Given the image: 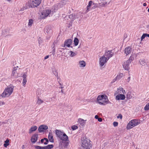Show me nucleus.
<instances>
[{
  "label": "nucleus",
  "mask_w": 149,
  "mask_h": 149,
  "mask_svg": "<svg viewBox=\"0 0 149 149\" xmlns=\"http://www.w3.org/2000/svg\"><path fill=\"white\" fill-rule=\"evenodd\" d=\"M90 142L91 141L86 137H83L81 139V148L82 149H90L92 146Z\"/></svg>",
  "instance_id": "1"
},
{
  "label": "nucleus",
  "mask_w": 149,
  "mask_h": 149,
  "mask_svg": "<svg viewBox=\"0 0 149 149\" xmlns=\"http://www.w3.org/2000/svg\"><path fill=\"white\" fill-rule=\"evenodd\" d=\"M14 86L10 84L8 87L6 88L3 92L1 95L2 97H5L10 95L13 93Z\"/></svg>",
  "instance_id": "2"
},
{
  "label": "nucleus",
  "mask_w": 149,
  "mask_h": 149,
  "mask_svg": "<svg viewBox=\"0 0 149 149\" xmlns=\"http://www.w3.org/2000/svg\"><path fill=\"white\" fill-rule=\"evenodd\" d=\"M56 134L60 140L64 141H68V136L65 133L62 132L61 130H56Z\"/></svg>",
  "instance_id": "3"
},
{
  "label": "nucleus",
  "mask_w": 149,
  "mask_h": 149,
  "mask_svg": "<svg viewBox=\"0 0 149 149\" xmlns=\"http://www.w3.org/2000/svg\"><path fill=\"white\" fill-rule=\"evenodd\" d=\"M141 123L138 119H134L130 121L127 126V129H130Z\"/></svg>",
  "instance_id": "4"
},
{
  "label": "nucleus",
  "mask_w": 149,
  "mask_h": 149,
  "mask_svg": "<svg viewBox=\"0 0 149 149\" xmlns=\"http://www.w3.org/2000/svg\"><path fill=\"white\" fill-rule=\"evenodd\" d=\"M41 3V1L38 0H30L28 2V5L29 7L34 8L37 7Z\"/></svg>",
  "instance_id": "5"
},
{
  "label": "nucleus",
  "mask_w": 149,
  "mask_h": 149,
  "mask_svg": "<svg viewBox=\"0 0 149 149\" xmlns=\"http://www.w3.org/2000/svg\"><path fill=\"white\" fill-rule=\"evenodd\" d=\"M107 96L105 95H99L98 96V97L97 98V102L98 103L100 104H103L101 102V101L102 100H103L104 99L106 100V98H107Z\"/></svg>",
  "instance_id": "6"
},
{
  "label": "nucleus",
  "mask_w": 149,
  "mask_h": 149,
  "mask_svg": "<svg viewBox=\"0 0 149 149\" xmlns=\"http://www.w3.org/2000/svg\"><path fill=\"white\" fill-rule=\"evenodd\" d=\"M99 60L100 66L102 67L104 64L107 62L108 60L107 58L105 57L104 55L100 58Z\"/></svg>",
  "instance_id": "7"
},
{
  "label": "nucleus",
  "mask_w": 149,
  "mask_h": 149,
  "mask_svg": "<svg viewBox=\"0 0 149 149\" xmlns=\"http://www.w3.org/2000/svg\"><path fill=\"white\" fill-rule=\"evenodd\" d=\"M51 12V10H44L41 13L42 18H44L47 16Z\"/></svg>",
  "instance_id": "8"
},
{
  "label": "nucleus",
  "mask_w": 149,
  "mask_h": 149,
  "mask_svg": "<svg viewBox=\"0 0 149 149\" xmlns=\"http://www.w3.org/2000/svg\"><path fill=\"white\" fill-rule=\"evenodd\" d=\"M72 40L70 39H69L66 40L64 42V45L63 47H65L66 46L68 47H71L72 48V46H70V45L72 44Z\"/></svg>",
  "instance_id": "9"
},
{
  "label": "nucleus",
  "mask_w": 149,
  "mask_h": 149,
  "mask_svg": "<svg viewBox=\"0 0 149 149\" xmlns=\"http://www.w3.org/2000/svg\"><path fill=\"white\" fill-rule=\"evenodd\" d=\"M113 50H111L108 51L107 52H106L105 54L104 55L105 56L107 57V60L111 57H112L114 54L113 52H112Z\"/></svg>",
  "instance_id": "10"
},
{
  "label": "nucleus",
  "mask_w": 149,
  "mask_h": 149,
  "mask_svg": "<svg viewBox=\"0 0 149 149\" xmlns=\"http://www.w3.org/2000/svg\"><path fill=\"white\" fill-rule=\"evenodd\" d=\"M48 127L47 125H42L39 126L38 129L39 132H44V130L47 129Z\"/></svg>",
  "instance_id": "11"
},
{
  "label": "nucleus",
  "mask_w": 149,
  "mask_h": 149,
  "mask_svg": "<svg viewBox=\"0 0 149 149\" xmlns=\"http://www.w3.org/2000/svg\"><path fill=\"white\" fill-rule=\"evenodd\" d=\"M38 138V134H33L31 138V141L33 143H34L37 140Z\"/></svg>",
  "instance_id": "12"
},
{
  "label": "nucleus",
  "mask_w": 149,
  "mask_h": 149,
  "mask_svg": "<svg viewBox=\"0 0 149 149\" xmlns=\"http://www.w3.org/2000/svg\"><path fill=\"white\" fill-rule=\"evenodd\" d=\"M130 62H129L127 61L126 62H124L123 65V67L124 69L127 70H128L130 69Z\"/></svg>",
  "instance_id": "13"
},
{
  "label": "nucleus",
  "mask_w": 149,
  "mask_h": 149,
  "mask_svg": "<svg viewBox=\"0 0 149 149\" xmlns=\"http://www.w3.org/2000/svg\"><path fill=\"white\" fill-rule=\"evenodd\" d=\"M125 98V96L122 94L118 95L116 96V99L117 100H124Z\"/></svg>",
  "instance_id": "14"
},
{
  "label": "nucleus",
  "mask_w": 149,
  "mask_h": 149,
  "mask_svg": "<svg viewBox=\"0 0 149 149\" xmlns=\"http://www.w3.org/2000/svg\"><path fill=\"white\" fill-rule=\"evenodd\" d=\"M48 139L49 141L52 143L54 142V139H53V136L52 132H49L48 136Z\"/></svg>",
  "instance_id": "15"
},
{
  "label": "nucleus",
  "mask_w": 149,
  "mask_h": 149,
  "mask_svg": "<svg viewBox=\"0 0 149 149\" xmlns=\"http://www.w3.org/2000/svg\"><path fill=\"white\" fill-rule=\"evenodd\" d=\"M54 145L53 144H49L47 146L40 147V148H43V149H51L53 148Z\"/></svg>",
  "instance_id": "16"
},
{
  "label": "nucleus",
  "mask_w": 149,
  "mask_h": 149,
  "mask_svg": "<svg viewBox=\"0 0 149 149\" xmlns=\"http://www.w3.org/2000/svg\"><path fill=\"white\" fill-rule=\"evenodd\" d=\"M69 18L72 19V20L73 21L74 19H75L76 18H78V17L77 15H75L74 14H72L69 16Z\"/></svg>",
  "instance_id": "17"
},
{
  "label": "nucleus",
  "mask_w": 149,
  "mask_h": 149,
  "mask_svg": "<svg viewBox=\"0 0 149 149\" xmlns=\"http://www.w3.org/2000/svg\"><path fill=\"white\" fill-rule=\"evenodd\" d=\"M132 51V49L130 47H128L126 48L125 50V53L127 55H128L130 54Z\"/></svg>",
  "instance_id": "18"
},
{
  "label": "nucleus",
  "mask_w": 149,
  "mask_h": 149,
  "mask_svg": "<svg viewBox=\"0 0 149 149\" xmlns=\"http://www.w3.org/2000/svg\"><path fill=\"white\" fill-rule=\"evenodd\" d=\"M105 98L106 100L104 99L103 100H102L101 101V102L103 104H101L102 105H105L107 104H111V102L109 101L107 97L106 98Z\"/></svg>",
  "instance_id": "19"
},
{
  "label": "nucleus",
  "mask_w": 149,
  "mask_h": 149,
  "mask_svg": "<svg viewBox=\"0 0 149 149\" xmlns=\"http://www.w3.org/2000/svg\"><path fill=\"white\" fill-rule=\"evenodd\" d=\"M37 129V127L36 126H32L29 129V133H31L35 131Z\"/></svg>",
  "instance_id": "20"
},
{
  "label": "nucleus",
  "mask_w": 149,
  "mask_h": 149,
  "mask_svg": "<svg viewBox=\"0 0 149 149\" xmlns=\"http://www.w3.org/2000/svg\"><path fill=\"white\" fill-rule=\"evenodd\" d=\"M94 3L92 1H89L88 4V5L87 6L86 11L88 12L89 10V9L91 8V6H92L93 5V3Z\"/></svg>",
  "instance_id": "21"
},
{
  "label": "nucleus",
  "mask_w": 149,
  "mask_h": 149,
  "mask_svg": "<svg viewBox=\"0 0 149 149\" xmlns=\"http://www.w3.org/2000/svg\"><path fill=\"white\" fill-rule=\"evenodd\" d=\"M52 73L53 74L57 77H58V72L57 70H56L55 68H52Z\"/></svg>",
  "instance_id": "22"
},
{
  "label": "nucleus",
  "mask_w": 149,
  "mask_h": 149,
  "mask_svg": "<svg viewBox=\"0 0 149 149\" xmlns=\"http://www.w3.org/2000/svg\"><path fill=\"white\" fill-rule=\"evenodd\" d=\"M79 64L80 66L81 67H84L86 65V63L84 61H80L79 62Z\"/></svg>",
  "instance_id": "23"
},
{
  "label": "nucleus",
  "mask_w": 149,
  "mask_h": 149,
  "mask_svg": "<svg viewBox=\"0 0 149 149\" xmlns=\"http://www.w3.org/2000/svg\"><path fill=\"white\" fill-rule=\"evenodd\" d=\"M74 42L75 46L77 45L79 42V40L78 38H75L74 39Z\"/></svg>",
  "instance_id": "24"
},
{
  "label": "nucleus",
  "mask_w": 149,
  "mask_h": 149,
  "mask_svg": "<svg viewBox=\"0 0 149 149\" xmlns=\"http://www.w3.org/2000/svg\"><path fill=\"white\" fill-rule=\"evenodd\" d=\"M132 97V93L130 92H128L127 93L126 95V98L127 99H130Z\"/></svg>",
  "instance_id": "25"
},
{
  "label": "nucleus",
  "mask_w": 149,
  "mask_h": 149,
  "mask_svg": "<svg viewBox=\"0 0 149 149\" xmlns=\"http://www.w3.org/2000/svg\"><path fill=\"white\" fill-rule=\"evenodd\" d=\"M5 143L3 144L4 146L6 148L9 145V140L8 139H6L4 142Z\"/></svg>",
  "instance_id": "26"
},
{
  "label": "nucleus",
  "mask_w": 149,
  "mask_h": 149,
  "mask_svg": "<svg viewBox=\"0 0 149 149\" xmlns=\"http://www.w3.org/2000/svg\"><path fill=\"white\" fill-rule=\"evenodd\" d=\"M93 6L92 7V9H95L99 7L100 6L99 3L98 4L95 3H93Z\"/></svg>",
  "instance_id": "27"
},
{
  "label": "nucleus",
  "mask_w": 149,
  "mask_h": 149,
  "mask_svg": "<svg viewBox=\"0 0 149 149\" xmlns=\"http://www.w3.org/2000/svg\"><path fill=\"white\" fill-rule=\"evenodd\" d=\"M17 74L16 71L15 69L13 70L12 71V75L14 76L15 78H17L18 77V76L16 75Z\"/></svg>",
  "instance_id": "28"
},
{
  "label": "nucleus",
  "mask_w": 149,
  "mask_h": 149,
  "mask_svg": "<svg viewBox=\"0 0 149 149\" xmlns=\"http://www.w3.org/2000/svg\"><path fill=\"white\" fill-rule=\"evenodd\" d=\"M139 61L140 64L142 65L143 66H145L146 65V63L145 60H141Z\"/></svg>",
  "instance_id": "29"
},
{
  "label": "nucleus",
  "mask_w": 149,
  "mask_h": 149,
  "mask_svg": "<svg viewBox=\"0 0 149 149\" xmlns=\"http://www.w3.org/2000/svg\"><path fill=\"white\" fill-rule=\"evenodd\" d=\"M79 123L81 124L82 125H84L85 124V123L84 120L83 119H79Z\"/></svg>",
  "instance_id": "30"
},
{
  "label": "nucleus",
  "mask_w": 149,
  "mask_h": 149,
  "mask_svg": "<svg viewBox=\"0 0 149 149\" xmlns=\"http://www.w3.org/2000/svg\"><path fill=\"white\" fill-rule=\"evenodd\" d=\"M56 43V42H54L53 43V45H54ZM54 46L52 47L53 50L52 52V54H53V55H55V48H54Z\"/></svg>",
  "instance_id": "31"
},
{
  "label": "nucleus",
  "mask_w": 149,
  "mask_h": 149,
  "mask_svg": "<svg viewBox=\"0 0 149 149\" xmlns=\"http://www.w3.org/2000/svg\"><path fill=\"white\" fill-rule=\"evenodd\" d=\"M69 53H70V56L71 57H73L76 55V54L75 53L73 52L72 51H69Z\"/></svg>",
  "instance_id": "32"
},
{
  "label": "nucleus",
  "mask_w": 149,
  "mask_h": 149,
  "mask_svg": "<svg viewBox=\"0 0 149 149\" xmlns=\"http://www.w3.org/2000/svg\"><path fill=\"white\" fill-rule=\"evenodd\" d=\"M123 76V73H120L119 75H118L116 77V79H118V80L120 79Z\"/></svg>",
  "instance_id": "33"
},
{
  "label": "nucleus",
  "mask_w": 149,
  "mask_h": 149,
  "mask_svg": "<svg viewBox=\"0 0 149 149\" xmlns=\"http://www.w3.org/2000/svg\"><path fill=\"white\" fill-rule=\"evenodd\" d=\"M44 139L45 141V142L44 143V144L45 145L47 144L49 141L48 139L46 138H44Z\"/></svg>",
  "instance_id": "34"
},
{
  "label": "nucleus",
  "mask_w": 149,
  "mask_h": 149,
  "mask_svg": "<svg viewBox=\"0 0 149 149\" xmlns=\"http://www.w3.org/2000/svg\"><path fill=\"white\" fill-rule=\"evenodd\" d=\"M43 101L42 100L40 99L39 97L38 98V100L37 102V103L38 104H40L41 103H42Z\"/></svg>",
  "instance_id": "35"
},
{
  "label": "nucleus",
  "mask_w": 149,
  "mask_h": 149,
  "mask_svg": "<svg viewBox=\"0 0 149 149\" xmlns=\"http://www.w3.org/2000/svg\"><path fill=\"white\" fill-rule=\"evenodd\" d=\"M78 128V127L75 125H74L71 127V128L73 130H74Z\"/></svg>",
  "instance_id": "36"
},
{
  "label": "nucleus",
  "mask_w": 149,
  "mask_h": 149,
  "mask_svg": "<svg viewBox=\"0 0 149 149\" xmlns=\"http://www.w3.org/2000/svg\"><path fill=\"white\" fill-rule=\"evenodd\" d=\"M33 22V20L31 19H30L29 20V22L28 23V25L29 26L32 25Z\"/></svg>",
  "instance_id": "37"
},
{
  "label": "nucleus",
  "mask_w": 149,
  "mask_h": 149,
  "mask_svg": "<svg viewBox=\"0 0 149 149\" xmlns=\"http://www.w3.org/2000/svg\"><path fill=\"white\" fill-rule=\"evenodd\" d=\"M134 59V58L133 57L130 56L129 59L127 60L129 62H130V63H131V62Z\"/></svg>",
  "instance_id": "38"
},
{
  "label": "nucleus",
  "mask_w": 149,
  "mask_h": 149,
  "mask_svg": "<svg viewBox=\"0 0 149 149\" xmlns=\"http://www.w3.org/2000/svg\"><path fill=\"white\" fill-rule=\"evenodd\" d=\"M24 74L23 75L22 77L23 78V79H26V77H27V73L25 72L24 73Z\"/></svg>",
  "instance_id": "39"
},
{
  "label": "nucleus",
  "mask_w": 149,
  "mask_h": 149,
  "mask_svg": "<svg viewBox=\"0 0 149 149\" xmlns=\"http://www.w3.org/2000/svg\"><path fill=\"white\" fill-rule=\"evenodd\" d=\"M145 110H148L149 109V105L147 104L144 107Z\"/></svg>",
  "instance_id": "40"
},
{
  "label": "nucleus",
  "mask_w": 149,
  "mask_h": 149,
  "mask_svg": "<svg viewBox=\"0 0 149 149\" xmlns=\"http://www.w3.org/2000/svg\"><path fill=\"white\" fill-rule=\"evenodd\" d=\"M8 32V28H7L6 29H5L4 30H3L2 31V34L4 33H7Z\"/></svg>",
  "instance_id": "41"
},
{
  "label": "nucleus",
  "mask_w": 149,
  "mask_h": 149,
  "mask_svg": "<svg viewBox=\"0 0 149 149\" xmlns=\"http://www.w3.org/2000/svg\"><path fill=\"white\" fill-rule=\"evenodd\" d=\"M113 125L114 127H116L118 126V123L117 122L115 121L113 123Z\"/></svg>",
  "instance_id": "42"
},
{
  "label": "nucleus",
  "mask_w": 149,
  "mask_h": 149,
  "mask_svg": "<svg viewBox=\"0 0 149 149\" xmlns=\"http://www.w3.org/2000/svg\"><path fill=\"white\" fill-rule=\"evenodd\" d=\"M34 147L35 148V149H43V148H39L40 147H42V146H34Z\"/></svg>",
  "instance_id": "43"
},
{
  "label": "nucleus",
  "mask_w": 149,
  "mask_h": 149,
  "mask_svg": "<svg viewBox=\"0 0 149 149\" xmlns=\"http://www.w3.org/2000/svg\"><path fill=\"white\" fill-rule=\"evenodd\" d=\"M146 37V36L145 33H143V35H142V36H141V40H143V39H144Z\"/></svg>",
  "instance_id": "44"
},
{
  "label": "nucleus",
  "mask_w": 149,
  "mask_h": 149,
  "mask_svg": "<svg viewBox=\"0 0 149 149\" xmlns=\"http://www.w3.org/2000/svg\"><path fill=\"white\" fill-rule=\"evenodd\" d=\"M27 82L26 79H23V85L24 86Z\"/></svg>",
  "instance_id": "45"
},
{
  "label": "nucleus",
  "mask_w": 149,
  "mask_h": 149,
  "mask_svg": "<svg viewBox=\"0 0 149 149\" xmlns=\"http://www.w3.org/2000/svg\"><path fill=\"white\" fill-rule=\"evenodd\" d=\"M122 116L121 114H119L118 116H117V118H120V119H122Z\"/></svg>",
  "instance_id": "46"
},
{
  "label": "nucleus",
  "mask_w": 149,
  "mask_h": 149,
  "mask_svg": "<svg viewBox=\"0 0 149 149\" xmlns=\"http://www.w3.org/2000/svg\"><path fill=\"white\" fill-rule=\"evenodd\" d=\"M38 40L39 44L42 43V40L41 38L39 37L38 39Z\"/></svg>",
  "instance_id": "47"
},
{
  "label": "nucleus",
  "mask_w": 149,
  "mask_h": 149,
  "mask_svg": "<svg viewBox=\"0 0 149 149\" xmlns=\"http://www.w3.org/2000/svg\"><path fill=\"white\" fill-rule=\"evenodd\" d=\"M107 3V2H104V3H102L101 4L100 3H99V4H100V6H105V5Z\"/></svg>",
  "instance_id": "48"
},
{
  "label": "nucleus",
  "mask_w": 149,
  "mask_h": 149,
  "mask_svg": "<svg viewBox=\"0 0 149 149\" xmlns=\"http://www.w3.org/2000/svg\"><path fill=\"white\" fill-rule=\"evenodd\" d=\"M97 120L99 122H101L102 121V118L99 117L98 118H97Z\"/></svg>",
  "instance_id": "49"
},
{
  "label": "nucleus",
  "mask_w": 149,
  "mask_h": 149,
  "mask_svg": "<svg viewBox=\"0 0 149 149\" xmlns=\"http://www.w3.org/2000/svg\"><path fill=\"white\" fill-rule=\"evenodd\" d=\"M55 98V96H54L52 97H51L50 98V100L51 101H52L53 100V99H54Z\"/></svg>",
  "instance_id": "50"
},
{
  "label": "nucleus",
  "mask_w": 149,
  "mask_h": 149,
  "mask_svg": "<svg viewBox=\"0 0 149 149\" xmlns=\"http://www.w3.org/2000/svg\"><path fill=\"white\" fill-rule=\"evenodd\" d=\"M127 37V34H125L124 35V39L126 38Z\"/></svg>",
  "instance_id": "51"
},
{
  "label": "nucleus",
  "mask_w": 149,
  "mask_h": 149,
  "mask_svg": "<svg viewBox=\"0 0 149 149\" xmlns=\"http://www.w3.org/2000/svg\"><path fill=\"white\" fill-rule=\"evenodd\" d=\"M4 104V102H0V106H1L2 105Z\"/></svg>",
  "instance_id": "52"
},
{
  "label": "nucleus",
  "mask_w": 149,
  "mask_h": 149,
  "mask_svg": "<svg viewBox=\"0 0 149 149\" xmlns=\"http://www.w3.org/2000/svg\"><path fill=\"white\" fill-rule=\"evenodd\" d=\"M45 140L44 139H42L40 140V142L41 143H43L44 142V141Z\"/></svg>",
  "instance_id": "53"
},
{
  "label": "nucleus",
  "mask_w": 149,
  "mask_h": 149,
  "mask_svg": "<svg viewBox=\"0 0 149 149\" xmlns=\"http://www.w3.org/2000/svg\"><path fill=\"white\" fill-rule=\"evenodd\" d=\"M95 119H97V118H99V116L98 115H96L95 116Z\"/></svg>",
  "instance_id": "54"
},
{
  "label": "nucleus",
  "mask_w": 149,
  "mask_h": 149,
  "mask_svg": "<svg viewBox=\"0 0 149 149\" xmlns=\"http://www.w3.org/2000/svg\"><path fill=\"white\" fill-rule=\"evenodd\" d=\"M49 57V56L48 55H47L45 57L44 59H46L48 58Z\"/></svg>",
  "instance_id": "55"
},
{
  "label": "nucleus",
  "mask_w": 149,
  "mask_h": 149,
  "mask_svg": "<svg viewBox=\"0 0 149 149\" xmlns=\"http://www.w3.org/2000/svg\"><path fill=\"white\" fill-rule=\"evenodd\" d=\"M64 1H65L64 0H63V1H61V3H62V4L63 3V4H65V3H64Z\"/></svg>",
  "instance_id": "56"
},
{
  "label": "nucleus",
  "mask_w": 149,
  "mask_h": 149,
  "mask_svg": "<svg viewBox=\"0 0 149 149\" xmlns=\"http://www.w3.org/2000/svg\"><path fill=\"white\" fill-rule=\"evenodd\" d=\"M145 35H146V37H149V34H148L147 33H145Z\"/></svg>",
  "instance_id": "57"
},
{
  "label": "nucleus",
  "mask_w": 149,
  "mask_h": 149,
  "mask_svg": "<svg viewBox=\"0 0 149 149\" xmlns=\"http://www.w3.org/2000/svg\"><path fill=\"white\" fill-rule=\"evenodd\" d=\"M117 80H118V79H116H116H114L113 80V82H115V81H116Z\"/></svg>",
  "instance_id": "58"
},
{
  "label": "nucleus",
  "mask_w": 149,
  "mask_h": 149,
  "mask_svg": "<svg viewBox=\"0 0 149 149\" xmlns=\"http://www.w3.org/2000/svg\"><path fill=\"white\" fill-rule=\"evenodd\" d=\"M130 77H128L127 78V80H128V81L129 82L130 80Z\"/></svg>",
  "instance_id": "59"
},
{
  "label": "nucleus",
  "mask_w": 149,
  "mask_h": 149,
  "mask_svg": "<svg viewBox=\"0 0 149 149\" xmlns=\"http://www.w3.org/2000/svg\"><path fill=\"white\" fill-rule=\"evenodd\" d=\"M143 5L144 6H146V3H144L143 4Z\"/></svg>",
  "instance_id": "60"
},
{
  "label": "nucleus",
  "mask_w": 149,
  "mask_h": 149,
  "mask_svg": "<svg viewBox=\"0 0 149 149\" xmlns=\"http://www.w3.org/2000/svg\"><path fill=\"white\" fill-rule=\"evenodd\" d=\"M45 32L46 33H48V30H45Z\"/></svg>",
  "instance_id": "61"
},
{
  "label": "nucleus",
  "mask_w": 149,
  "mask_h": 149,
  "mask_svg": "<svg viewBox=\"0 0 149 149\" xmlns=\"http://www.w3.org/2000/svg\"><path fill=\"white\" fill-rule=\"evenodd\" d=\"M24 145H23L22 146V149H24Z\"/></svg>",
  "instance_id": "62"
},
{
  "label": "nucleus",
  "mask_w": 149,
  "mask_h": 149,
  "mask_svg": "<svg viewBox=\"0 0 149 149\" xmlns=\"http://www.w3.org/2000/svg\"><path fill=\"white\" fill-rule=\"evenodd\" d=\"M2 124V122H0V126Z\"/></svg>",
  "instance_id": "63"
},
{
  "label": "nucleus",
  "mask_w": 149,
  "mask_h": 149,
  "mask_svg": "<svg viewBox=\"0 0 149 149\" xmlns=\"http://www.w3.org/2000/svg\"><path fill=\"white\" fill-rule=\"evenodd\" d=\"M61 92L62 93H63L64 92L63 91V90H61Z\"/></svg>",
  "instance_id": "64"
}]
</instances>
